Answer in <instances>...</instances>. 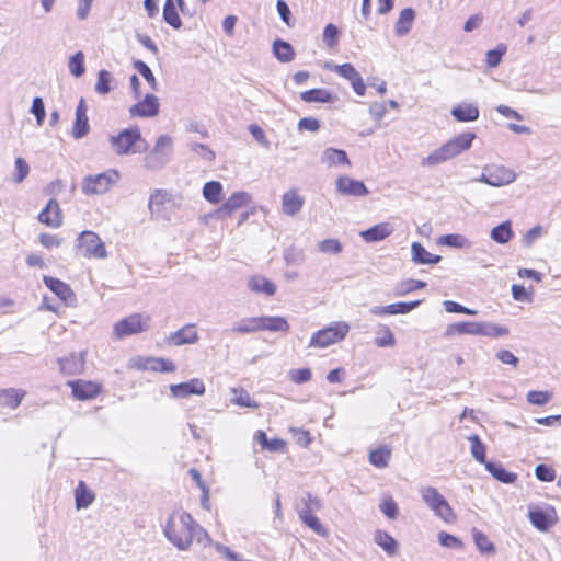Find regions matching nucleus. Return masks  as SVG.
<instances>
[{
  "mask_svg": "<svg viewBox=\"0 0 561 561\" xmlns=\"http://www.w3.org/2000/svg\"><path fill=\"white\" fill-rule=\"evenodd\" d=\"M194 522L191 514L184 511H175L169 516L163 526V534L179 550L186 551L192 545Z\"/></svg>",
  "mask_w": 561,
  "mask_h": 561,
  "instance_id": "obj_1",
  "label": "nucleus"
},
{
  "mask_svg": "<svg viewBox=\"0 0 561 561\" xmlns=\"http://www.w3.org/2000/svg\"><path fill=\"white\" fill-rule=\"evenodd\" d=\"M474 138V133H462L451 138L449 141L442 145L439 148L435 149L428 156L423 157L420 163L422 167H435L442 164L457 157L461 152L468 150L471 147Z\"/></svg>",
  "mask_w": 561,
  "mask_h": 561,
  "instance_id": "obj_2",
  "label": "nucleus"
},
{
  "mask_svg": "<svg viewBox=\"0 0 561 561\" xmlns=\"http://www.w3.org/2000/svg\"><path fill=\"white\" fill-rule=\"evenodd\" d=\"M108 142L117 156L142 153L148 150V142L142 138L139 127L134 126L111 135Z\"/></svg>",
  "mask_w": 561,
  "mask_h": 561,
  "instance_id": "obj_3",
  "label": "nucleus"
},
{
  "mask_svg": "<svg viewBox=\"0 0 561 561\" xmlns=\"http://www.w3.org/2000/svg\"><path fill=\"white\" fill-rule=\"evenodd\" d=\"M173 141L169 135L158 137L153 148L145 156L144 167L149 171L162 169L172 158Z\"/></svg>",
  "mask_w": 561,
  "mask_h": 561,
  "instance_id": "obj_4",
  "label": "nucleus"
},
{
  "mask_svg": "<svg viewBox=\"0 0 561 561\" xmlns=\"http://www.w3.org/2000/svg\"><path fill=\"white\" fill-rule=\"evenodd\" d=\"M77 253L85 259L104 260L107 257L105 243L92 230H84L76 239Z\"/></svg>",
  "mask_w": 561,
  "mask_h": 561,
  "instance_id": "obj_5",
  "label": "nucleus"
},
{
  "mask_svg": "<svg viewBox=\"0 0 561 561\" xmlns=\"http://www.w3.org/2000/svg\"><path fill=\"white\" fill-rule=\"evenodd\" d=\"M121 175L115 169H110L99 174L87 175L82 181V192L85 195H101L111 190L117 183Z\"/></svg>",
  "mask_w": 561,
  "mask_h": 561,
  "instance_id": "obj_6",
  "label": "nucleus"
},
{
  "mask_svg": "<svg viewBox=\"0 0 561 561\" xmlns=\"http://www.w3.org/2000/svg\"><path fill=\"white\" fill-rule=\"evenodd\" d=\"M422 500L435 513L436 516L446 523H454L456 515L447 500L433 486H426L420 491Z\"/></svg>",
  "mask_w": 561,
  "mask_h": 561,
  "instance_id": "obj_7",
  "label": "nucleus"
},
{
  "mask_svg": "<svg viewBox=\"0 0 561 561\" xmlns=\"http://www.w3.org/2000/svg\"><path fill=\"white\" fill-rule=\"evenodd\" d=\"M348 330L350 327L346 322H336L333 325H329L314 332L310 339L309 346L319 348L328 347L342 341L346 336Z\"/></svg>",
  "mask_w": 561,
  "mask_h": 561,
  "instance_id": "obj_8",
  "label": "nucleus"
},
{
  "mask_svg": "<svg viewBox=\"0 0 561 561\" xmlns=\"http://www.w3.org/2000/svg\"><path fill=\"white\" fill-rule=\"evenodd\" d=\"M149 317L144 318L139 313H133L114 324L113 334L122 340L126 336L145 332L149 328Z\"/></svg>",
  "mask_w": 561,
  "mask_h": 561,
  "instance_id": "obj_9",
  "label": "nucleus"
},
{
  "mask_svg": "<svg viewBox=\"0 0 561 561\" xmlns=\"http://www.w3.org/2000/svg\"><path fill=\"white\" fill-rule=\"evenodd\" d=\"M43 282L66 306L76 305L77 297L68 284L51 276H44Z\"/></svg>",
  "mask_w": 561,
  "mask_h": 561,
  "instance_id": "obj_10",
  "label": "nucleus"
},
{
  "mask_svg": "<svg viewBox=\"0 0 561 561\" xmlns=\"http://www.w3.org/2000/svg\"><path fill=\"white\" fill-rule=\"evenodd\" d=\"M421 300L413 301H399L390 304L388 306H374L369 309V312L374 316L385 317L392 314H407L417 308Z\"/></svg>",
  "mask_w": 561,
  "mask_h": 561,
  "instance_id": "obj_11",
  "label": "nucleus"
},
{
  "mask_svg": "<svg viewBox=\"0 0 561 561\" xmlns=\"http://www.w3.org/2000/svg\"><path fill=\"white\" fill-rule=\"evenodd\" d=\"M159 101L153 94H146L144 100L137 102L129 108L131 117H154L159 113Z\"/></svg>",
  "mask_w": 561,
  "mask_h": 561,
  "instance_id": "obj_12",
  "label": "nucleus"
},
{
  "mask_svg": "<svg viewBox=\"0 0 561 561\" xmlns=\"http://www.w3.org/2000/svg\"><path fill=\"white\" fill-rule=\"evenodd\" d=\"M199 340L196 325L187 323L175 332L170 333L165 342L172 346H181L186 344H194Z\"/></svg>",
  "mask_w": 561,
  "mask_h": 561,
  "instance_id": "obj_13",
  "label": "nucleus"
},
{
  "mask_svg": "<svg viewBox=\"0 0 561 561\" xmlns=\"http://www.w3.org/2000/svg\"><path fill=\"white\" fill-rule=\"evenodd\" d=\"M335 186L336 191L342 195L362 197L369 193L364 182L346 175L339 176L335 181Z\"/></svg>",
  "mask_w": 561,
  "mask_h": 561,
  "instance_id": "obj_14",
  "label": "nucleus"
},
{
  "mask_svg": "<svg viewBox=\"0 0 561 561\" xmlns=\"http://www.w3.org/2000/svg\"><path fill=\"white\" fill-rule=\"evenodd\" d=\"M88 106L83 98L79 100L76 107L75 123L71 129V135L75 139H81L85 137L90 131L89 118H88Z\"/></svg>",
  "mask_w": 561,
  "mask_h": 561,
  "instance_id": "obj_15",
  "label": "nucleus"
},
{
  "mask_svg": "<svg viewBox=\"0 0 561 561\" xmlns=\"http://www.w3.org/2000/svg\"><path fill=\"white\" fill-rule=\"evenodd\" d=\"M67 385L71 388L72 396L81 401L95 398L101 392V385L85 380H70Z\"/></svg>",
  "mask_w": 561,
  "mask_h": 561,
  "instance_id": "obj_16",
  "label": "nucleus"
},
{
  "mask_svg": "<svg viewBox=\"0 0 561 561\" xmlns=\"http://www.w3.org/2000/svg\"><path fill=\"white\" fill-rule=\"evenodd\" d=\"M205 391V383L199 378L170 386V392L174 398H187L192 394L203 396Z\"/></svg>",
  "mask_w": 561,
  "mask_h": 561,
  "instance_id": "obj_17",
  "label": "nucleus"
},
{
  "mask_svg": "<svg viewBox=\"0 0 561 561\" xmlns=\"http://www.w3.org/2000/svg\"><path fill=\"white\" fill-rule=\"evenodd\" d=\"M38 221L51 228H59L62 225L61 209L55 198L49 199L38 214Z\"/></svg>",
  "mask_w": 561,
  "mask_h": 561,
  "instance_id": "obj_18",
  "label": "nucleus"
},
{
  "mask_svg": "<svg viewBox=\"0 0 561 561\" xmlns=\"http://www.w3.org/2000/svg\"><path fill=\"white\" fill-rule=\"evenodd\" d=\"M250 202V194L247 192H236L216 210L217 217L224 218L230 216L233 211L248 205Z\"/></svg>",
  "mask_w": 561,
  "mask_h": 561,
  "instance_id": "obj_19",
  "label": "nucleus"
},
{
  "mask_svg": "<svg viewBox=\"0 0 561 561\" xmlns=\"http://www.w3.org/2000/svg\"><path fill=\"white\" fill-rule=\"evenodd\" d=\"M390 222H380L359 232L362 239L367 243L379 242L387 239L393 232Z\"/></svg>",
  "mask_w": 561,
  "mask_h": 561,
  "instance_id": "obj_20",
  "label": "nucleus"
},
{
  "mask_svg": "<svg viewBox=\"0 0 561 561\" xmlns=\"http://www.w3.org/2000/svg\"><path fill=\"white\" fill-rule=\"evenodd\" d=\"M529 520L537 529L541 531L548 530L554 524V510L553 508H536L530 510L528 513Z\"/></svg>",
  "mask_w": 561,
  "mask_h": 561,
  "instance_id": "obj_21",
  "label": "nucleus"
},
{
  "mask_svg": "<svg viewBox=\"0 0 561 561\" xmlns=\"http://www.w3.org/2000/svg\"><path fill=\"white\" fill-rule=\"evenodd\" d=\"M305 204V198L298 194L297 190L291 188L282 196V210L287 216L297 215Z\"/></svg>",
  "mask_w": 561,
  "mask_h": 561,
  "instance_id": "obj_22",
  "label": "nucleus"
},
{
  "mask_svg": "<svg viewBox=\"0 0 561 561\" xmlns=\"http://www.w3.org/2000/svg\"><path fill=\"white\" fill-rule=\"evenodd\" d=\"M489 171L493 187L508 185L516 180V173L504 165H489Z\"/></svg>",
  "mask_w": 561,
  "mask_h": 561,
  "instance_id": "obj_23",
  "label": "nucleus"
},
{
  "mask_svg": "<svg viewBox=\"0 0 561 561\" xmlns=\"http://www.w3.org/2000/svg\"><path fill=\"white\" fill-rule=\"evenodd\" d=\"M60 371L66 375H78L84 367V353H72L58 359Z\"/></svg>",
  "mask_w": 561,
  "mask_h": 561,
  "instance_id": "obj_24",
  "label": "nucleus"
},
{
  "mask_svg": "<svg viewBox=\"0 0 561 561\" xmlns=\"http://www.w3.org/2000/svg\"><path fill=\"white\" fill-rule=\"evenodd\" d=\"M480 330H481V322H474V321H461L448 324L444 335L446 337H451L456 334H468V335H476L480 336Z\"/></svg>",
  "mask_w": 561,
  "mask_h": 561,
  "instance_id": "obj_25",
  "label": "nucleus"
},
{
  "mask_svg": "<svg viewBox=\"0 0 561 561\" xmlns=\"http://www.w3.org/2000/svg\"><path fill=\"white\" fill-rule=\"evenodd\" d=\"M412 261L419 265H434L442 261L440 255L430 253L420 242L411 244Z\"/></svg>",
  "mask_w": 561,
  "mask_h": 561,
  "instance_id": "obj_26",
  "label": "nucleus"
},
{
  "mask_svg": "<svg viewBox=\"0 0 561 561\" xmlns=\"http://www.w3.org/2000/svg\"><path fill=\"white\" fill-rule=\"evenodd\" d=\"M248 288L255 294H263L266 296H274L276 293V285L262 275H253L248 279Z\"/></svg>",
  "mask_w": 561,
  "mask_h": 561,
  "instance_id": "obj_27",
  "label": "nucleus"
},
{
  "mask_svg": "<svg viewBox=\"0 0 561 561\" xmlns=\"http://www.w3.org/2000/svg\"><path fill=\"white\" fill-rule=\"evenodd\" d=\"M451 115L461 123L473 122L479 117V108L472 103H460L453 107Z\"/></svg>",
  "mask_w": 561,
  "mask_h": 561,
  "instance_id": "obj_28",
  "label": "nucleus"
},
{
  "mask_svg": "<svg viewBox=\"0 0 561 561\" xmlns=\"http://www.w3.org/2000/svg\"><path fill=\"white\" fill-rule=\"evenodd\" d=\"M486 471L497 481L512 484L517 480V474L511 471H507L502 463L496 461L485 462Z\"/></svg>",
  "mask_w": 561,
  "mask_h": 561,
  "instance_id": "obj_29",
  "label": "nucleus"
},
{
  "mask_svg": "<svg viewBox=\"0 0 561 561\" xmlns=\"http://www.w3.org/2000/svg\"><path fill=\"white\" fill-rule=\"evenodd\" d=\"M260 327L261 331L271 332H288L290 328L288 321L280 316H261Z\"/></svg>",
  "mask_w": 561,
  "mask_h": 561,
  "instance_id": "obj_30",
  "label": "nucleus"
},
{
  "mask_svg": "<svg viewBox=\"0 0 561 561\" xmlns=\"http://www.w3.org/2000/svg\"><path fill=\"white\" fill-rule=\"evenodd\" d=\"M321 162L325 164L327 167H333V165H350V159L347 157L346 151L342 149H335V148H327L322 156H321Z\"/></svg>",
  "mask_w": 561,
  "mask_h": 561,
  "instance_id": "obj_31",
  "label": "nucleus"
},
{
  "mask_svg": "<svg viewBox=\"0 0 561 561\" xmlns=\"http://www.w3.org/2000/svg\"><path fill=\"white\" fill-rule=\"evenodd\" d=\"M272 50L274 57L280 62H290L295 59V50L290 43L277 38L273 42Z\"/></svg>",
  "mask_w": 561,
  "mask_h": 561,
  "instance_id": "obj_32",
  "label": "nucleus"
},
{
  "mask_svg": "<svg viewBox=\"0 0 561 561\" xmlns=\"http://www.w3.org/2000/svg\"><path fill=\"white\" fill-rule=\"evenodd\" d=\"M300 99L306 103H332L335 96L322 88H314L300 93Z\"/></svg>",
  "mask_w": 561,
  "mask_h": 561,
  "instance_id": "obj_33",
  "label": "nucleus"
},
{
  "mask_svg": "<svg viewBox=\"0 0 561 561\" xmlns=\"http://www.w3.org/2000/svg\"><path fill=\"white\" fill-rule=\"evenodd\" d=\"M414 19L415 11L412 8H404L401 10L394 26L397 36L402 37L407 35L412 28Z\"/></svg>",
  "mask_w": 561,
  "mask_h": 561,
  "instance_id": "obj_34",
  "label": "nucleus"
},
{
  "mask_svg": "<svg viewBox=\"0 0 561 561\" xmlns=\"http://www.w3.org/2000/svg\"><path fill=\"white\" fill-rule=\"evenodd\" d=\"M321 502L319 499L313 497L310 493H307L297 505V511L301 522L312 515L314 511L320 510Z\"/></svg>",
  "mask_w": 561,
  "mask_h": 561,
  "instance_id": "obj_35",
  "label": "nucleus"
},
{
  "mask_svg": "<svg viewBox=\"0 0 561 561\" xmlns=\"http://www.w3.org/2000/svg\"><path fill=\"white\" fill-rule=\"evenodd\" d=\"M95 499V494L87 486L85 482L79 481L75 490L77 510L89 507Z\"/></svg>",
  "mask_w": 561,
  "mask_h": 561,
  "instance_id": "obj_36",
  "label": "nucleus"
},
{
  "mask_svg": "<svg viewBox=\"0 0 561 561\" xmlns=\"http://www.w3.org/2000/svg\"><path fill=\"white\" fill-rule=\"evenodd\" d=\"M490 237L494 242L499 244L507 243L514 237L512 222L510 220H505L500 225L493 227L490 232Z\"/></svg>",
  "mask_w": 561,
  "mask_h": 561,
  "instance_id": "obj_37",
  "label": "nucleus"
},
{
  "mask_svg": "<svg viewBox=\"0 0 561 561\" xmlns=\"http://www.w3.org/2000/svg\"><path fill=\"white\" fill-rule=\"evenodd\" d=\"M163 21L174 30L182 27V20L178 13L174 0H165L162 11Z\"/></svg>",
  "mask_w": 561,
  "mask_h": 561,
  "instance_id": "obj_38",
  "label": "nucleus"
},
{
  "mask_svg": "<svg viewBox=\"0 0 561 561\" xmlns=\"http://www.w3.org/2000/svg\"><path fill=\"white\" fill-rule=\"evenodd\" d=\"M232 331L240 334H250L261 331L260 317L243 318L236 322Z\"/></svg>",
  "mask_w": 561,
  "mask_h": 561,
  "instance_id": "obj_39",
  "label": "nucleus"
},
{
  "mask_svg": "<svg viewBox=\"0 0 561 561\" xmlns=\"http://www.w3.org/2000/svg\"><path fill=\"white\" fill-rule=\"evenodd\" d=\"M375 542L381 547L389 556H393L398 549L397 540L387 531L377 530L374 535Z\"/></svg>",
  "mask_w": 561,
  "mask_h": 561,
  "instance_id": "obj_40",
  "label": "nucleus"
},
{
  "mask_svg": "<svg viewBox=\"0 0 561 561\" xmlns=\"http://www.w3.org/2000/svg\"><path fill=\"white\" fill-rule=\"evenodd\" d=\"M375 344L378 347H392L396 345V337L390 328L379 323L376 330Z\"/></svg>",
  "mask_w": 561,
  "mask_h": 561,
  "instance_id": "obj_41",
  "label": "nucleus"
},
{
  "mask_svg": "<svg viewBox=\"0 0 561 561\" xmlns=\"http://www.w3.org/2000/svg\"><path fill=\"white\" fill-rule=\"evenodd\" d=\"M24 393L20 390L9 388L0 391V405L15 409L20 405Z\"/></svg>",
  "mask_w": 561,
  "mask_h": 561,
  "instance_id": "obj_42",
  "label": "nucleus"
},
{
  "mask_svg": "<svg viewBox=\"0 0 561 561\" xmlns=\"http://www.w3.org/2000/svg\"><path fill=\"white\" fill-rule=\"evenodd\" d=\"M390 457L391 450L387 446H380L369 453V462L376 468H386Z\"/></svg>",
  "mask_w": 561,
  "mask_h": 561,
  "instance_id": "obj_43",
  "label": "nucleus"
},
{
  "mask_svg": "<svg viewBox=\"0 0 561 561\" xmlns=\"http://www.w3.org/2000/svg\"><path fill=\"white\" fill-rule=\"evenodd\" d=\"M470 442V451L474 460H477L479 463H483L485 466V462H489L486 460V447L480 439V437L477 434H472L469 436Z\"/></svg>",
  "mask_w": 561,
  "mask_h": 561,
  "instance_id": "obj_44",
  "label": "nucleus"
},
{
  "mask_svg": "<svg viewBox=\"0 0 561 561\" xmlns=\"http://www.w3.org/2000/svg\"><path fill=\"white\" fill-rule=\"evenodd\" d=\"M231 393L233 394L230 399V401L236 404V405H239V407H242V408H252V409H256L259 407V404L252 400L250 393L240 388H231Z\"/></svg>",
  "mask_w": 561,
  "mask_h": 561,
  "instance_id": "obj_45",
  "label": "nucleus"
},
{
  "mask_svg": "<svg viewBox=\"0 0 561 561\" xmlns=\"http://www.w3.org/2000/svg\"><path fill=\"white\" fill-rule=\"evenodd\" d=\"M222 185L218 181H209L204 184L203 187V196L204 198L211 203L218 204L221 199Z\"/></svg>",
  "mask_w": 561,
  "mask_h": 561,
  "instance_id": "obj_46",
  "label": "nucleus"
},
{
  "mask_svg": "<svg viewBox=\"0 0 561 561\" xmlns=\"http://www.w3.org/2000/svg\"><path fill=\"white\" fill-rule=\"evenodd\" d=\"M112 73L105 69L98 72V80L94 85V91L100 95L108 94L112 91Z\"/></svg>",
  "mask_w": 561,
  "mask_h": 561,
  "instance_id": "obj_47",
  "label": "nucleus"
},
{
  "mask_svg": "<svg viewBox=\"0 0 561 561\" xmlns=\"http://www.w3.org/2000/svg\"><path fill=\"white\" fill-rule=\"evenodd\" d=\"M168 199V193L164 190H154L150 197L148 203V208L151 213V215L159 214L161 210V207Z\"/></svg>",
  "mask_w": 561,
  "mask_h": 561,
  "instance_id": "obj_48",
  "label": "nucleus"
},
{
  "mask_svg": "<svg viewBox=\"0 0 561 561\" xmlns=\"http://www.w3.org/2000/svg\"><path fill=\"white\" fill-rule=\"evenodd\" d=\"M510 330L506 327L493 322H481L480 336L500 337L507 335Z\"/></svg>",
  "mask_w": 561,
  "mask_h": 561,
  "instance_id": "obj_49",
  "label": "nucleus"
},
{
  "mask_svg": "<svg viewBox=\"0 0 561 561\" xmlns=\"http://www.w3.org/2000/svg\"><path fill=\"white\" fill-rule=\"evenodd\" d=\"M437 243L440 245L462 249L468 245V240L458 233L443 234L437 239Z\"/></svg>",
  "mask_w": 561,
  "mask_h": 561,
  "instance_id": "obj_50",
  "label": "nucleus"
},
{
  "mask_svg": "<svg viewBox=\"0 0 561 561\" xmlns=\"http://www.w3.org/2000/svg\"><path fill=\"white\" fill-rule=\"evenodd\" d=\"M472 537H473L474 543L480 552L493 553L495 551L494 545L489 540L486 535H484L482 531L478 530L477 528H473Z\"/></svg>",
  "mask_w": 561,
  "mask_h": 561,
  "instance_id": "obj_51",
  "label": "nucleus"
},
{
  "mask_svg": "<svg viewBox=\"0 0 561 561\" xmlns=\"http://www.w3.org/2000/svg\"><path fill=\"white\" fill-rule=\"evenodd\" d=\"M68 67L73 77L79 78L83 76L85 72L84 54L82 51H77L72 55L69 59Z\"/></svg>",
  "mask_w": 561,
  "mask_h": 561,
  "instance_id": "obj_52",
  "label": "nucleus"
},
{
  "mask_svg": "<svg viewBox=\"0 0 561 561\" xmlns=\"http://www.w3.org/2000/svg\"><path fill=\"white\" fill-rule=\"evenodd\" d=\"M507 50L506 45L499 44L494 49H490L486 51L485 62L488 67L495 68L500 65L503 56Z\"/></svg>",
  "mask_w": 561,
  "mask_h": 561,
  "instance_id": "obj_53",
  "label": "nucleus"
},
{
  "mask_svg": "<svg viewBox=\"0 0 561 561\" xmlns=\"http://www.w3.org/2000/svg\"><path fill=\"white\" fill-rule=\"evenodd\" d=\"M134 68L144 77V79L150 84L153 90H158V82L152 70L142 60H135Z\"/></svg>",
  "mask_w": 561,
  "mask_h": 561,
  "instance_id": "obj_54",
  "label": "nucleus"
},
{
  "mask_svg": "<svg viewBox=\"0 0 561 561\" xmlns=\"http://www.w3.org/2000/svg\"><path fill=\"white\" fill-rule=\"evenodd\" d=\"M160 358L138 357L133 360V366L139 370L159 371Z\"/></svg>",
  "mask_w": 561,
  "mask_h": 561,
  "instance_id": "obj_55",
  "label": "nucleus"
},
{
  "mask_svg": "<svg viewBox=\"0 0 561 561\" xmlns=\"http://www.w3.org/2000/svg\"><path fill=\"white\" fill-rule=\"evenodd\" d=\"M318 250L327 254H340L342 252V244L336 239L328 238L318 243Z\"/></svg>",
  "mask_w": 561,
  "mask_h": 561,
  "instance_id": "obj_56",
  "label": "nucleus"
},
{
  "mask_svg": "<svg viewBox=\"0 0 561 561\" xmlns=\"http://www.w3.org/2000/svg\"><path fill=\"white\" fill-rule=\"evenodd\" d=\"M196 540L199 545L207 547L214 545L209 534L196 522L192 528V541Z\"/></svg>",
  "mask_w": 561,
  "mask_h": 561,
  "instance_id": "obj_57",
  "label": "nucleus"
},
{
  "mask_svg": "<svg viewBox=\"0 0 561 561\" xmlns=\"http://www.w3.org/2000/svg\"><path fill=\"white\" fill-rule=\"evenodd\" d=\"M438 541L443 547L449 549L461 550L463 548V543L458 537L445 531L438 533Z\"/></svg>",
  "mask_w": 561,
  "mask_h": 561,
  "instance_id": "obj_58",
  "label": "nucleus"
},
{
  "mask_svg": "<svg viewBox=\"0 0 561 561\" xmlns=\"http://www.w3.org/2000/svg\"><path fill=\"white\" fill-rule=\"evenodd\" d=\"M14 164H15V172L13 174V181H14V183L20 184L28 175L30 167H28L27 162L21 157H18L15 159Z\"/></svg>",
  "mask_w": 561,
  "mask_h": 561,
  "instance_id": "obj_59",
  "label": "nucleus"
},
{
  "mask_svg": "<svg viewBox=\"0 0 561 561\" xmlns=\"http://www.w3.org/2000/svg\"><path fill=\"white\" fill-rule=\"evenodd\" d=\"M443 306H444L445 311H447L449 313H463V314H469V316H476L478 313L477 310L465 307L454 300H445V301H443Z\"/></svg>",
  "mask_w": 561,
  "mask_h": 561,
  "instance_id": "obj_60",
  "label": "nucleus"
},
{
  "mask_svg": "<svg viewBox=\"0 0 561 561\" xmlns=\"http://www.w3.org/2000/svg\"><path fill=\"white\" fill-rule=\"evenodd\" d=\"M535 477L542 482H552L556 479V471L550 466L540 463L535 468Z\"/></svg>",
  "mask_w": 561,
  "mask_h": 561,
  "instance_id": "obj_61",
  "label": "nucleus"
},
{
  "mask_svg": "<svg viewBox=\"0 0 561 561\" xmlns=\"http://www.w3.org/2000/svg\"><path fill=\"white\" fill-rule=\"evenodd\" d=\"M190 149L207 162H211L216 157L215 152L204 144L192 142Z\"/></svg>",
  "mask_w": 561,
  "mask_h": 561,
  "instance_id": "obj_62",
  "label": "nucleus"
},
{
  "mask_svg": "<svg viewBox=\"0 0 561 561\" xmlns=\"http://www.w3.org/2000/svg\"><path fill=\"white\" fill-rule=\"evenodd\" d=\"M31 113L35 116L38 126H42L46 116L45 105L42 98L33 99Z\"/></svg>",
  "mask_w": 561,
  "mask_h": 561,
  "instance_id": "obj_63",
  "label": "nucleus"
},
{
  "mask_svg": "<svg viewBox=\"0 0 561 561\" xmlns=\"http://www.w3.org/2000/svg\"><path fill=\"white\" fill-rule=\"evenodd\" d=\"M552 398L551 392L548 391H529L527 393V401L534 405H545Z\"/></svg>",
  "mask_w": 561,
  "mask_h": 561,
  "instance_id": "obj_64",
  "label": "nucleus"
}]
</instances>
